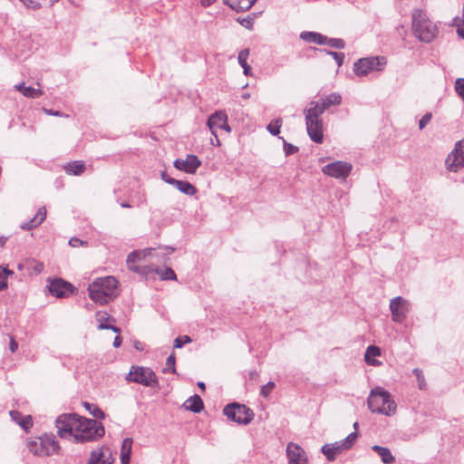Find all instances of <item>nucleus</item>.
Masks as SVG:
<instances>
[{
  "instance_id": "obj_1",
  "label": "nucleus",
  "mask_w": 464,
  "mask_h": 464,
  "mask_svg": "<svg viewBox=\"0 0 464 464\" xmlns=\"http://www.w3.org/2000/svg\"><path fill=\"white\" fill-rule=\"evenodd\" d=\"M55 427L60 438L72 439L77 443L97 440L105 432L101 422L76 413L61 414L55 420Z\"/></svg>"
},
{
  "instance_id": "obj_2",
  "label": "nucleus",
  "mask_w": 464,
  "mask_h": 464,
  "mask_svg": "<svg viewBox=\"0 0 464 464\" xmlns=\"http://www.w3.org/2000/svg\"><path fill=\"white\" fill-rule=\"evenodd\" d=\"M118 281L113 276L95 279L88 287L90 298L100 304L112 301L118 295Z\"/></svg>"
},
{
  "instance_id": "obj_3",
  "label": "nucleus",
  "mask_w": 464,
  "mask_h": 464,
  "mask_svg": "<svg viewBox=\"0 0 464 464\" xmlns=\"http://www.w3.org/2000/svg\"><path fill=\"white\" fill-rule=\"evenodd\" d=\"M368 408L373 413L392 416L396 413L397 405L388 391L377 386L370 392Z\"/></svg>"
},
{
  "instance_id": "obj_4",
  "label": "nucleus",
  "mask_w": 464,
  "mask_h": 464,
  "mask_svg": "<svg viewBox=\"0 0 464 464\" xmlns=\"http://www.w3.org/2000/svg\"><path fill=\"white\" fill-rule=\"evenodd\" d=\"M27 448L31 453L39 457H47L58 453L60 445L53 433H44L28 440Z\"/></svg>"
},
{
  "instance_id": "obj_5",
  "label": "nucleus",
  "mask_w": 464,
  "mask_h": 464,
  "mask_svg": "<svg viewBox=\"0 0 464 464\" xmlns=\"http://www.w3.org/2000/svg\"><path fill=\"white\" fill-rule=\"evenodd\" d=\"M412 29L415 36L425 43H430L438 34L436 24L420 9L412 13Z\"/></svg>"
},
{
  "instance_id": "obj_6",
  "label": "nucleus",
  "mask_w": 464,
  "mask_h": 464,
  "mask_svg": "<svg viewBox=\"0 0 464 464\" xmlns=\"http://www.w3.org/2000/svg\"><path fill=\"white\" fill-rule=\"evenodd\" d=\"M318 109L307 106L304 111L305 125L310 139L315 143H322L324 140L322 113Z\"/></svg>"
},
{
  "instance_id": "obj_7",
  "label": "nucleus",
  "mask_w": 464,
  "mask_h": 464,
  "mask_svg": "<svg viewBox=\"0 0 464 464\" xmlns=\"http://www.w3.org/2000/svg\"><path fill=\"white\" fill-rule=\"evenodd\" d=\"M358 434L356 431L350 433L346 438L334 443L324 444L321 451L328 461H334L337 456L349 450L356 442Z\"/></svg>"
},
{
  "instance_id": "obj_8",
  "label": "nucleus",
  "mask_w": 464,
  "mask_h": 464,
  "mask_svg": "<svg viewBox=\"0 0 464 464\" xmlns=\"http://www.w3.org/2000/svg\"><path fill=\"white\" fill-rule=\"evenodd\" d=\"M126 380L146 387H157L159 380L155 372L148 367L131 366Z\"/></svg>"
},
{
  "instance_id": "obj_9",
  "label": "nucleus",
  "mask_w": 464,
  "mask_h": 464,
  "mask_svg": "<svg viewBox=\"0 0 464 464\" xmlns=\"http://www.w3.org/2000/svg\"><path fill=\"white\" fill-rule=\"evenodd\" d=\"M223 413L228 420L244 425L248 424L254 418V413L249 408L238 403L227 405Z\"/></svg>"
},
{
  "instance_id": "obj_10",
  "label": "nucleus",
  "mask_w": 464,
  "mask_h": 464,
  "mask_svg": "<svg viewBox=\"0 0 464 464\" xmlns=\"http://www.w3.org/2000/svg\"><path fill=\"white\" fill-rule=\"evenodd\" d=\"M386 64L384 57H367L358 60L353 65V72L358 76H365L373 71H381Z\"/></svg>"
},
{
  "instance_id": "obj_11",
  "label": "nucleus",
  "mask_w": 464,
  "mask_h": 464,
  "mask_svg": "<svg viewBox=\"0 0 464 464\" xmlns=\"http://www.w3.org/2000/svg\"><path fill=\"white\" fill-rule=\"evenodd\" d=\"M353 169V165L347 161L337 160L322 168L324 175L336 179L345 180Z\"/></svg>"
},
{
  "instance_id": "obj_12",
  "label": "nucleus",
  "mask_w": 464,
  "mask_h": 464,
  "mask_svg": "<svg viewBox=\"0 0 464 464\" xmlns=\"http://www.w3.org/2000/svg\"><path fill=\"white\" fill-rule=\"evenodd\" d=\"M445 165L450 172H458L464 168V139L456 143L454 150L448 155Z\"/></svg>"
},
{
  "instance_id": "obj_13",
  "label": "nucleus",
  "mask_w": 464,
  "mask_h": 464,
  "mask_svg": "<svg viewBox=\"0 0 464 464\" xmlns=\"http://www.w3.org/2000/svg\"><path fill=\"white\" fill-rule=\"evenodd\" d=\"M207 125L211 131L214 138L217 139V145H220L219 139L218 137V130H224L227 132H230L231 129L227 123V115L223 111H216L208 120Z\"/></svg>"
},
{
  "instance_id": "obj_14",
  "label": "nucleus",
  "mask_w": 464,
  "mask_h": 464,
  "mask_svg": "<svg viewBox=\"0 0 464 464\" xmlns=\"http://www.w3.org/2000/svg\"><path fill=\"white\" fill-rule=\"evenodd\" d=\"M392 319L395 323H402L409 313L410 303L401 296L394 297L390 302Z\"/></svg>"
},
{
  "instance_id": "obj_15",
  "label": "nucleus",
  "mask_w": 464,
  "mask_h": 464,
  "mask_svg": "<svg viewBox=\"0 0 464 464\" xmlns=\"http://www.w3.org/2000/svg\"><path fill=\"white\" fill-rule=\"evenodd\" d=\"M285 451L288 464H308L307 454L300 445L289 442Z\"/></svg>"
},
{
  "instance_id": "obj_16",
  "label": "nucleus",
  "mask_w": 464,
  "mask_h": 464,
  "mask_svg": "<svg viewBox=\"0 0 464 464\" xmlns=\"http://www.w3.org/2000/svg\"><path fill=\"white\" fill-rule=\"evenodd\" d=\"M114 459L112 450L109 447H102L92 452L88 464H112Z\"/></svg>"
},
{
  "instance_id": "obj_17",
  "label": "nucleus",
  "mask_w": 464,
  "mask_h": 464,
  "mask_svg": "<svg viewBox=\"0 0 464 464\" xmlns=\"http://www.w3.org/2000/svg\"><path fill=\"white\" fill-rule=\"evenodd\" d=\"M176 169L182 170L188 174H194L197 169L201 166V161L196 155L188 154L186 159H178L174 161Z\"/></svg>"
},
{
  "instance_id": "obj_18",
  "label": "nucleus",
  "mask_w": 464,
  "mask_h": 464,
  "mask_svg": "<svg viewBox=\"0 0 464 464\" xmlns=\"http://www.w3.org/2000/svg\"><path fill=\"white\" fill-rule=\"evenodd\" d=\"M48 289L52 295L62 298L72 292V285L61 278H57L50 281Z\"/></svg>"
},
{
  "instance_id": "obj_19",
  "label": "nucleus",
  "mask_w": 464,
  "mask_h": 464,
  "mask_svg": "<svg viewBox=\"0 0 464 464\" xmlns=\"http://www.w3.org/2000/svg\"><path fill=\"white\" fill-rule=\"evenodd\" d=\"M342 102V96L337 92H333L322 99V103L317 102H311L307 106L314 109H318L320 113H324L330 106L339 105Z\"/></svg>"
},
{
  "instance_id": "obj_20",
  "label": "nucleus",
  "mask_w": 464,
  "mask_h": 464,
  "mask_svg": "<svg viewBox=\"0 0 464 464\" xmlns=\"http://www.w3.org/2000/svg\"><path fill=\"white\" fill-rule=\"evenodd\" d=\"M10 417L13 421L19 425L25 432H29L34 421L31 415H23L18 411H10Z\"/></svg>"
},
{
  "instance_id": "obj_21",
  "label": "nucleus",
  "mask_w": 464,
  "mask_h": 464,
  "mask_svg": "<svg viewBox=\"0 0 464 464\" xmlns=\"http://www.w3.org/2000/svg\"><path fill=\"white\" fill-rule=\"evenodd\" d=\"M46 218V209L44 207H42L38 209L35 216L29 220L28 222H24L20 225V227L24 230H31L36 227H38Z\"/></svg>"
},
{
  "instance_id": "obj_22",
  "label": "nucleus",
  "mask_w": 464,
  "mask_h": 464,
  "mask_svg": "<svg viewBox=\"0 0 464 464\" xmlns=\"http://www.w3.org/2000/svg\"><path fill=\"white\" fill-rule=\"evenodd\" d=\"M150 254H152V249L149 248L132 251L127 257L128 268H130L131 266H137L136 263L145 260Z\"/></svg>"
},
{
  "instance_id": "obj_23",
  "label": "nucleus",
  "mask_w": 464,
  "mask_h": 464,
  "mask_svg": "<svg viewBox=\"0 0 464 464\" xmlns=\"http://www.w3.org/2000/svg\"><path fill=\"white\" fill-rule=\"evenodd\" d=\"M168 184L176 187V188L178 190H179L180 192H182L186 195H188V196H193L197 192L196 188L191 183H189L188 181L178 180L175 179H169L168 180Z\"/></svg>"
},
{
  "instance_id": "obj_24",
  "label": "nucleus",
  "mask_w": 464,
  "mask_h": 464,
  "mask_svg": "<svg viewBox=\"0 0 464 464\" xmlns=\"http://www.w3.org/2000/svg\"><path fill=\"white\" fill-rule=\"evenodd\" d=\"M96 320L99 323L98 329L100 330H111L117 334L121 332L120 328L117 326L107 324L108 321L114 320L106 312H98L96 314Z\"/></svg>"
},
{
  "instance_id": "obj_25",
  "label": "nucleus",
  "mask_w": 464,
  "mask_h": 464,
  "mask_svg": "<svg viewBox=\"0 0 464 464\" xmlns=\"http://www.w3.org/2000/svg\"><path fill=\"white\" fill-rule=\"evenodd\" d=\"M381 355V349L375 345H370L365 352L364 360L367 364L372 366H380L382 362L376 358Z\"/></svg>"
},
{
  "instance_id": "obj_26",
  "label": "nucleus",
  "mask_w": 464,
  "mask_h": 464,
  "mask_svg": "<svg viewBox=\"0 0 464 464\" xmlns=\"http://www.w3.org/2000/svg\"><path fill=\"white\" fill-rule=\"evenodd\" d=\"M256 0H224V3L237 12H244L252 7Z\"/></svg>"
},
{
  "instance_id": "obj_27",
  "label": "nucleus",
  "mask_w": 464,
  "mask_h": 464,
  "mask_svg": "<svg viewBox=\"0 0 464 464\" xmlns=\"http://www.w3.org/2000/svg\"><path fill=\"white\" fill-rule=\"evenodd\" d=\"M184 407L186 410L190 411L192 412L198 413L200 412L204 408V403L200 396L195 394L189 397L185 402Z\"/></svg>"
},
{
  "instance_id": "obj_28",
  "label": "nucleus",
  "mask_w": 464,
  "mask_h": 464,
  "mask_svg": "<svg viewBox=\"0 0 464 464\" xmlns=\"http://www.w3.org/2000/svg\"><path fill=\"white\" fill-rule=\"evenodd\" d=\"M152 254L150 255V257L152 259H156L158 262H166L168 256L174 252V248L170 246H160L158 248H151Z\"/></svg>"
},
{
  "instance_id": "obj_29",
  "label": "nucleus",
  "mask_w": 464,
  "mask_h": 464,
  "mask_svg": "<svg viewBox=\"0 0 464 464\" xmlns=\"http://www.w3.org/2000/svg\"><path fill=\"white\" fill-rule=\"evenodd\" d=\"M132 448V439L126 438L121 443L120 459L121 464H129Z\"/></svg>"
},
{
  "instance_id": "obj_30",
  "label": "nucleus",
  "mask_w": 464,
  "mask_h": 464,
  "mask_svg": "<svg viewBox=\"0 0 464 464\" xmlns=\"http://www.w3.org/2000/svg\"><path fill=\"white\" fill-rule=\"evenodd\" d=\"M300 38L307 43H314L317 44H324L325 35L316 32L304 31L300 34Z\"/></svg>"
},
{
  "instance_id": "obj_31",
  "label": "nucleus",
  "mask_w": 464,
  "mask_h": 464,
  "mask_svg": "<svg viewBox=\"0 0 464 464\" xmlns=\"http://www.w3.org/2000/svg\"><path fill=\"white\" fill-rule=\"evenodd\" d=\"M372 450L373 451H375L376 453H378V455L382 459V461L384 464H392L394 462L395 459L388 448L378 446V445H373L372 447Z\"/></svg>"
},
{
  "instance_id": "obj_32",
  "label": "nucleus",
  "mask_w": 464,
  "mask_h": 464,
  "mask_svg": "<svg viewBox=\"0 0 464 464\" xmlns=\"http://www.w3.org/2000/svg\"><path fill=\"white\" fill-rule=\"evenodd\" d=\"M64 169L68 174L80 175L84 171L85 165L82 161H72L68 163Z\"/></svg>"
},
{
  "instance_id": "obj_33",
  "label": "nucleus",
  "mask_w": 464,
  "mask_h": 464,
  "mask_svg": "<svg viewBox=\"0 0 464 464\" xmlns=\"http://www.w3.org/2000/svg\"><path fill=\"white\" fill-rule=\"evenodd\" d=\"M129 269L139 274V275L148 276L151 275L152 273H156L157 267L154 266L137 265V266H131L130 268H129Z\"/></svg>"
},
{
  "instance_id": "obj_34",
  "label": "nucleus",
  "mask_w": 464,
  "mask_h": 464,
  "mask_svg": "<svg viewBox=\"0 0 464 464\" xmlns=\"http://www.w3.org/2000/svg\"><path fill=\"white\" fill-rule=\"evenodd\" d=\"M83 407L94 418L101 419V420L105 418V413L97 405L85 401V402H83Z\"/></svg>"
},
{
  "instance_id": "obj_35",
  "label": "nucleus",
  "mask_w": 464,
  "mask_h": 464,
  "mask_svg": "<svg viewBox=\"0 0 464 464\" xmlns=\"http://www.w3.org/2000/svg\"><path fill=\"white\" fill-rule=\"evenodd\" d=\"M156 274H158L162 280L177 279L175 272L170 267H166L165 269H159L157 267Z\"/></svg>"
},
{
  "instance_id": "obj_36",
  "label": "nucleus",
  "mask_w": 464,
  "mask_h": 464,
  "mask_svg": "<svg viewBox=\"0 0 464 464\" xmlns=\"http://www.w3.org/2000/svg\"><path fill=\"white\" fill-rule=\"evenodd\" d=\"M44 92L41 88L26 86V88L24 89V93L23 95L29 99H34L42 96Z\"/></svg>"
},
{
  "instance_id": "obj_37",
  "label": "nucleus",
  "mask_w": 464,
  "mask_h": 464,
  "mask_svg": "<svg viewBox=\"0 0 464 464\" xmlns=\"http://www.w3.org/2000/svg\"><path fill=\"white\" fill-rule=\"evenodd\" d=\"M324 44L329 45L333 48L343 49L345 46L343 40L339 38H328L325 36Z\"/></svg>"
},
{
  "instance_id": "obj_38",
  "label": "nucleus",
  "mask_w": 464,
  "mask_h": 464,
  "mask_svg": "<svg viewBox=\"0 0 464 464\" xmlns=\"http://www.w3.org/2000/svg\"><path fill=\"white\" fill-rule=\"evenodd\" d=\"M282 125V121L280 119H276L273 121H271L266 129L267 130L274 136H276L280 133V128Z\"/></svg>"
},
{
  "instance_id": "obj_39",
  "label": "nucleus",
  "mask_w": 464,
  "mask_h": 464,
  "mask_svg": "<svg viewBox=\"0 0 464 464\" xmlns=\"http://www.w3.org/2000/svg\"><path fill=\"white\" fill-rule=\"evenodd\" d=\"M13 272L0 266V291L7 287V276Z\"/></svg>"
},
{
  "instance_id": "obj_40",
  "label": "nucleus",
  "mask_w": 464,
  "mask_h": 464,
  "mask_svg": "<svg viewBox=\"0 0 464 464\" xmlns=\"http://www.w3.org/2000/svg\"><path fill=\"white\" fill-rule=\"evenodd\" d=\"M175 361H176V359H175L174 354H170L166 360V367L163 369V372L175 373L176 372Z\"/></svg>"
},
{
  "instance_id": "obj_41",
  "label": "nucleus",
  "mask_w": 464,
  "mask_h": 464,
  "mask_svg": "<svg viewBox=\"0 0 464 464\" xmlns=\"http://www.w3.org/2000/svg\"><path fill=\"white\" fill-rule=\"evenodd\" d=\"M412 372L416 376L419 388L420 390H423L425 388V386H426V382H425V379H424V375L422 373V371L420 370L419 368H415L412 371Z\"/></svg>"
},
{
  "instance_id": "obj_42",
  "label": "nucleus",
  "mask_w": 464,
  "mask_h": 464,
  "mask_svg": "<svg viewBox=\"0 0 464 464\" xmlns=\"http://www.w3.org/2000/svg\"><path fill=\"white\" fill-rule=\"evenodd\" d=\"M322 52H324L325 53L333 56L338 66L340 67L344 60V54L343 53H337L333 51H327V50H322Z\"/></svg>"
},
{
  "instance_id": "obj_43",
  "label": "nucleus",
  "mask_w": 464,
  "mask_h": 464,
  "mask_svg": "<svg viewBox=\"0 0 464 464\" xmlns=\"http://www.w3.org/2000/svg\"><path fill=\"white\" fill-rule=\"evenodd\" d=\"M191 342H192V339L188 335L179 336V337L176 338L174 341V348L179 349L184 344L190 343Z\"/></svg>"
},
{
  "instance_id": "obj_44",
  "label": "nucleus",
  "mask_w": 464,
  "mask_h": 464,
  "mask_svg": "<svg viewBox=\"0 0 464 464\" xmlns=\"http://www.w3.org/2000/svg\"><path fill=\"white\" fill-rule=\"evenodd\" d=\"M276 383L274 382H268L266 385L261 387L260 393L265 398H267L271 392L275 389Z\"/></svg>"
},
{
  "instance_id": "obj_45",
  "label": "nucleus",
  "mask_w": 464,
  "mask_h": 464,
  "mask_svg": "<svg viewBox=\"0 0 464 464\" xmlns=\"http://www.w3.org/2000/svg\"><path fill=\"white\" fill-rule=\"evenodd\" d=\"M456 92L464 102V78H458L455 82Z\"/></svg>"
},
{
  "instance_id": "obj_46",
  "label": "nucleus",
  "mask_w": 464,
  "mask_h": 464,
  "mask_svg": "<svg viewBox=\"0 0 464 464\" xmlns=\"http://www.w3.org/2000/svg\"><path fill=\"white\" fill-rule=\"evenodd\" d=\"M29 268L36 274L43 272L44 266L42 262L36 260H31L29 263Z\"/></svg>"
},
{
  "instance_id": "obj_47",
  "label": "nucleus",
  "mask_w": 464,
  "mask_h": 464,
  "mask_svg": "<svg viewBox=\"0 0 464 464\" xmlns=\"http://www.w3.org/2000/svg\"><path fill=\"white\" fill-rule=\"evenodd\" d=\"M283 141H284V151L286 156L292 155L298 150V148L296 146L286 142L285 140H283Z\"/></svg>"
},
{
  "instance_id": "obj_48",
  "label": "nucleus",
  "mask_w": 464,
  "mask_h": 464,
  "mask_svg": "<svg viewBox=\"0 0 464 464\" xmlns=\"http://www.w3.org/2000/svg\"><path fill=\"white\" fill-rule=\"evenodd\" d=\"M432 114L430 112L425 113L419 121L420 130H423L431 121Z\"/></svg>"
},
{
  "instance_id": "obj_49",
  "label": "nucleus",
  "mask_w": 464,
  "mask_h": 464,
  "mask_svg": "<svg viewBox=\"0 0 464 464\" xmlns=\"http://www.w3.org/2000/svg\"><path fill=\"white\" fill-rule=\"evenodd\" d=\"M249 56V49H243L242 51L239 52L238 53V56H237V60H238V63L240 65H244V64H246V60Z\"/></svg>"
},
{
  "instance_id": "obj_50",
  "label": "nucleus",
  "mask_w": 464,
  "mask_h": 464,
  "mask_svg": "<svg viewBox=\"0 0 464 464\" xmlns=\"http://www.w3.org/2000/svg\"><path fill=\"white\" fill-rule=\"evenodd\" d=\"M27 8L36 10L41 7V4L34 0H20Z\"/></svg>"
},
{
  "instance_id": "obj_51",
  "label": "nucleus",
  "mask_w": 464,
  "mask_h": 464,
  "mask_svg": "<svg viewBox=\"0 0 464 464\" xmlns=\"http://www.w3.org/2000/svg\"><path fill=\"white\" fill-rule=\"evenodd\" d=\"M18 349V343L13 336H10L9 350L12 353H15Z\"/></svg>"
},
{
  "instance_id": "obj_52",
  "label": "nucleus",
  "mask_w": 464,
  "mask_h": 464,
  "mask_svg": "<svg viewBox=\"0 0 464 464\" xmlns=\"http://www.w3.org/2000/svg\"><path fill=\"white\" fill-rule=\"evenodd\" d=\"M69 244L73 246V247H77L79 246H82L83 245V241H82L81 239L77 238V237H72L70 240H69Z\"/></svg>"
},
{
  "instance_id": "obj_53",
  "label": "nucleus",
  "mask_w": 464,
  "mask_h": 464,
  "mask_svg": "<svg viewBox=\"0 0 464 464\" xmlns=\"http://www.w3.org/2000/svg\"><path fill=\"white\" fill-rule=\"evenodd\" d=\"M43 111L47 115L59 116V117L63 116V113L59 111H53V110H49L46 108H44Z\"/></svg>"
},
{
  "instance_id": "obj_54",
  "label": "nucleus",
  "mask_w": 464,
  "mask_h": 464,
  "mask_svg": "<svg viewBox=\"0 0 464 464\" xmlns=\"http://www.w3.org/2000/svg\"><path fill=\"white\" fill-rule=\"evenodd\" d=\"M458 21H461L459 18L456 17L454 19V24L459 26V24H458ZM457 34L459 37H461L462 39H464V28H460V27H458L457 29Z\"/></svg>"
},
{
  "instance_id": "obj_55",
  "label": "nucleus",
  "mask_w": 464,
  "mask_h": 464,
  "mask_svg": "<svg viewBox=\"0 0 464 464\" xmlns=\"http://www.w3.org/2000/svg\"><path fill=\"white\" fill-rule=\"evenodd\" d=\"M14 88L16 91L20 92L22 94H24V89L26 88V86L24 85V82H20V83H18V84H15V85L14 86Z\"/></svg>"
},
{
  "instance_id": "obj_56",
  "label": "nucleus",
  "mask_w": 464,
  "mask_h": 464,
  "mask_svg": "<svg viewBox=\"0 0 464 464\" xmlns=\"http://www.w3.org/2000/svg\"><path fill=\"white\" fill-rule=\"evenodd\" d=\"M241 67L243 68L244 70V74L248 76L250 75V72H251V67L250 65H248L247 63L246 64H244V65H241Z\"/></svg>"
},
{
  "instance_id": "obj_57",
  "label": "nucleus",
  "mask_w": 464,
  "mask_h": 464,
  "mask_svg": "<svg viewBox=\"0 0 464 464\" xmlns=\"http://www.w3.org/2000/svg\"><path fill=\"white\" fill-rule=\"evenodd\" d=\"M121 337L118 335V336H116V337L114 338V341H113V346L117 348V347H120V346H121Z\"/></svg>"
},
{
  "instance_id": "obj_58",
  "label": "nucleus",
  "mask_w": 464,
  "mask_h": 464,
  "mask_svg": "<svg viewBox=\"0 0 464 464\" xmlns=\"http://www.w3.org/2000/svg\"><path fill=\"white\" fill-rule=\"evenodd\" d=\"M203 6H209L213 4L214 0H200Z\"/></svg>"
},
{
  "instance_id": "obj_59",
  "label": "nucleus",
  "mask_w": 464,
  "mask_h": 464,
  "mask_svg": "<svg viewBox=\"0 0 464 464\" xmlns=\"http://www.w3.org/2000/svg\"><path fill=\"white\" fill-rule=\"evenodd\" d=\"M161 179L166 182L168 183V180L169 179H172L171 177H169L166 172H162L161 173Z\"/></svg>"
},
{
  "instance_id": "obj_60",
  "label": "nucleus",
  "mask_w": 464,
  "mask_h": 464,
  "mask_svg": "<svg viewBox=\"0 0 464 464\" xmlns=\"http://www.w3.org/2000/svg\"><path fill=\"white\" fill-rule=\"evenodd\" d=\"M134 347H135V349H137L138 351H141V350L143 349V348H142V344H141V343H140V342H136V343H134Z\"/></svg>"
},
{
  "instance_id": "obj_61",
  "label": "nucleus",
  "mask_w": 464,
  "mask_h": 464,
  "mask_svg": "<svg viewBox=\"0 0 464 464\" xmlns=\"http://www.w3.org/2000/svg\"><path fill=\"white\" fill-rule=\"evenodd\" d=\"M241 24H242L244 26L247 27V28H250V26H251V22H250V21H246V20H244V21H242V22H241Z\"/></svg>"
},
{
  "instance_id": "obj_62",
  "label": "nucleus",
  "mask_w": 464,
  "mask_h": 464,
  "mask_svg": "<svg viewBox=\"0 0 464 464\" xmlns=\"http://www.w3.org/2000/svg\"><path fill=\"white\" fill-rule=\"evenodd\" d=\"M198 386L200 389H202V390H204V389H205V383H204L203 382H198Z\"/></svg>"
},
{
  "instance_id": "obj_63",
  "label": "nucleus",
  "mask_w": 464,
  "mask_h": 464,
  "mask_svg": "<svg viewBox=\"0 0 464 464\" xmlns=\"http://www.w3.org/2000/svg\"><path fill=\"white\" fill-rule=\"evenodd\" d=\"M121 206L122 208H131V205H130V204H128V203H121Z\"/></svg>"
},
{
  "instance_id": "obj_64",
  "label": "nucleus",
  "mask_w": 464,
  "mask_h": 464,
  "mask_svg": "<svg viewBox=\"0 0 464 464\" xmlns=\"http://www.w3.org/2000/svg\"><path fill=\"white\" fill-rule=\"evenodd\" d=\"M5 239L4 238H0V246H3L5 245Z\"/></svg>"
}]
</instances>
